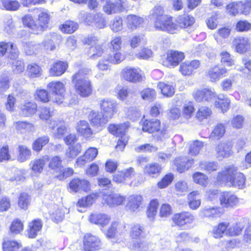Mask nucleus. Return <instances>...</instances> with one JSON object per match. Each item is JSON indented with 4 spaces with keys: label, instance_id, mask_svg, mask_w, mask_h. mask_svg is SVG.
Instances as JSON below:
<instances>
[{
    "label": "nucleus",
    "instance_id": "f257e3e1",
    "mask_svg": "<svg viewBox=\"0 0 251 251\" xmlns=\"http://www.w3.org/2000/svg\"><path fill=\"white\" fill-rule=\"evenodd\" d=\"M41 9L34 8L29 10L31 13L25 15L21 18V21L24 27L28 28L32 33L39 34L46 30L49 26L50 15L48 10L43 9L38 15L35 20L33 16L38 13Z\"/></svg>",
    "mask_w": 251,
    "mask_h": 251
},
{
    "label": "nucleus",
    "instance_id": "f03ea898",
    "mask_svg": "<svg viewBox=\"0 0 251 251\" xmlns=\"http://www.w3.org/2000/svg\"><path fill=\"white\" fill-rule=\"evenodd\" d=\"M149 18L153 21V25L157 30L174 34L176 28V23L171 15L166 13L163 6L155 5L151 9Z\"/></svg>",
    "mask_w": 251,
    "mask_h": 251
},
{
    "label": "nucleus",
    "instance_id": "7ed1b4c3",
    "mask_svg": "<svg viewBox=\"0 0 251 251\" xmlns=\"http://www.w3.org/2000/svg\"><path fill=\"white\" fill-rule=\"evenodd\" d=\"M143 132L153 135L155 139L162 141L167 133V127L159 119L143 116L140 122Z\"/></svg>",
    "mask_w": 251,
    "mask_h": 251
},
{
    "label": "nucleus",
    "instance_id": "20e7f679",
    "mask_svg": "<svg viewBox=\"0 0 251 251\" xmlns=\"http://www.w3.org/2000/svg\"><path fill=\"white\" fill-rule=\"evenodd\" d=\"M71 79L75 92L80 97L86 98L92 95L93 84L85 70H79L72 76Z\"/></svg>",
    "mask_w": 251,
    "mask_h": 251
},
{
    "label": "nucleus",
    "instance_id": "39448f33",
    "mask_svg": "<svg viewBox=\"0 0 251 251\" xmlns=\"http://www.w3.org/2000/svg\"><path fill=\"white\" fill-rule=\"evenodd\" d=\"M246 178L244 174H218L217 185H227L242 189L245 186Z\"/></svg>",
    "mask_w": 251,
    "mask_h": 251
},
{
    "label": "nucleus",
    "instance_id": "423d86ee",
    "mask_svg": "<svg viewBox=\"0 0 251 251\" xmlns=\"http://www.w3.org/2000/svg\"><path fill=\"white\" fill-rule=\"evenodd\" d=\"M185 58L184 52L174 49L169 50L161 56V64L166 67L174 68L179 65Z\"/></svg>",
    "mask_w": 251,
    "mask_h": 251
},
{
    "label": "nucleus",
    "instance_id": "0eeeda50",
    "mask_svg": "<svg viewBox=\"0 0 251 251\" xmlns=\"http://www.w3.org/2000/svg\"><path fill=\"white\" fill-rule=\"evenodd\" d=\"M121 77L125 81L131 83L141 82L145 78L144 73L140 68L129 66L122 70Z\"/></svg>",
    "mask_w": 251,
    "mask_h": 251
},
{
    "label": "nucleus",
    "instance_id": "6e6552de",
    "mask_svg": "<svg viewBox=\"0 0 251 251\" xmlns=\"http://www.w3.org/2000/svg\"><path fill=\"white\" fill-rule=\"evenodd\" d=\"M122 41L120 36L113 37L110 40L108 49L112 54H109V59L117 64L121 63L125 58V56L121 51L122 49Z\"/></svg>",
    "mask_w": 251,
    "mask_h": 251
},
{
    "label": "nucleus",
    "instance_id": "1a4fd4ad",
    "mask_svg": "<svg viewBox=\"0 0 251 251\" xmlns=\"http://www.w3.org/2000/svg\"><path fill=\"white\" fill-rule=\"evenodd\" d=\"M100 108L103 117L109 120L118 112V103L110 99L104 98L99 102Z\"/></svg>",
    "mask_w": 251,
    "mask_h": 251
},
{
    "label": "nucleus",
    "instance_id": "9d476101",
    "mask_svg": "<svg viewBox=\"0 0 251 251\" xmlns=\"http://www.w3.org/2000/svg\"><path fill=\"white\" fill-rule=\"evenodd\" d=\"M47 88L52 93L54 102L60 104L65 99L66 89L64 83L60 81H53L47 85Z\"/></svg>",
    "mask_w": 251,
    "mask_h": 251
},
{
    "label": "nucleus",
    "instance_id": "9b49d317",
    "mask_svg": "<svg viewBox=\"0 0 251 251\" xmlns=\"http://www.w3.org/2000/svg\"><path fill=\"white\" fill-rule=\"evenodd\" d=\"M227 74L228 70L225 67L220 64H216L207 71L205 76L210 82L216 83L226 77Z\"/></svg>",
    "mask_w": 251,
    "mask_h": 251
},
{
    "label": "nucleus",
    "instance_id": "f8f14e48",
    "mask_svg": "<svg viewBox=\"0 0 251 251\" xmlns=\"http://www.w3.org/2000/svg\"><path fill=\"white\" fill-rule=\"evenodd\" d=\"M192 96L197 102H209L216 98L217 94L211 88H202L195 89Z\"/></svg>",
    "mask_w": 251,
    "mask_h": 251
},
{
    "label": "nucleus",
    "instance_id": "ddd939ff",
    "mask_svg": "<svg viewBox=\"0 0 251 251\" xmlns=\"http://www.w3.org/2000/svg\"><path fill=\"white\" fill-rule=\"evenodd\" d=\"M87 118L91 126L94 130H97V132L101 131L108 121L95 110H90Z\"/></svg>",
    "mask_w": 251,
    "mask_h": 251
},
{
    "label": "nucleus",
    "instance_id": "4468645a",
    "mask_svg": "<svg viewBox=\"0 0 251 251\" xmlns=\"http://www.w3.org/2000/svg\"><path fill=\"white\" fill-rule=\"evenodd\" d=\"M83 242L85 251H95L101 247L100 238L91 233H87L84 235Z\"/></svg>",
    "mask_w": 251,
    "mask_h": 251
},
{
    "label": "nucleus",
    "instance_id": "2eb2a0df",
    "mask_svg": "<svg viewBox=\"0 0 251 251\" xmlns=\"http://www.w3.org/2000/svg\"><path fill=\"white\" fill-rule=\"evenodd\" d=\"M130 126L128 121L119 124H110L107 127V130L114 136L122 138L126 135Z\"/></svg>",
    "mask_w": 251,
    "mask_h": 251
},
{
    "label": "nucleus",
    "instance_id": "dca6fc26",
    "mask_svg": "<svg viewBox=\"0 0 251 251\" xmlns=\"http://www.w3.org/2000/svg\"><path fill=\"white\" fill-rule=\"evenodd\" d=\"M195 23L193 16L188 14H183L178 16L176 21V28L175 34L177 33L180 29H187L191 27Z\"/></svg>",
    "mask_w": 251,
    "mask_h": 251
},
{
    "label": "nucleus",
    "instance_id": "f3484780",
    "mask_svg": "<svg viewBox=\"0 0 251 251\" xmlns=\"http://www.w3.org/2000/svg\"><path fill=\"white\" fill-rule=\"evenodd\" d=\"M201 66V62L198 60L191 61H185L181 63L179 67V72L183 76H189L194 74V71Z\"/></svg>",
    "mask_w": 251,
    "mask_h": 251
},
{
    "label": "nucleus",
    "instance_id": "a211bd4d",
    "mask_svg": "<svg viewBox=\"0 0 251 251\" xmlns=\"http://www.w3.org/2000/svg\"><path fill=\"white\" fill-rule=\"evenodd\" d=\"M75 130L77 134L84 138L89 139L92 137L94 132L86 120H80L76 125Z\"/></svg>",
    "mask_w": 251,
    "mask_h": 251
},
{
    "label": "nucleus",
    "instance_id": "6ab92c4d",
    "mask_svg": "<svg viewBox=\"0 0 251 251\" xmlns=\"http://www.w3.org/2000/svg\"><path fill=\"white\" fill-rule=\"evenodd\" d=\"M68 68L66 61L57 60L51 65L49 73L52 76H60L64 74Z\"/></svg>",
    "mask_w": 251,
    "mask_h": 251
},
{
    "label": "nucleus",
    "instance_id": "aec40b11",
    "mask_svg": "<svg viewBox=\"0 0 251 251\" xmlns=\"http://www.w3.org/2000/svg\"><path fill=\"white\" fill-rule=\"evenodd\" d=\"M70 192L77 193L80 190L88 192L90 190L89 182L84 179L74 178L69 183Z\"/></svg>",
    "mask_w": 251,
    "mask_h": 251
},
{
    "label": "nucleus",
    "instance_id": "412c9836",
    "mask_svg": "<svg viewBox=\"0 0 251 251\" xmlns=\"http://www.w3.org/2000/svg\"><path fill=\"white\" fill-rule=\"evenodd\" d=\"M98 153V150L96 148H89L86 150L83 155L79 157L76 159V165L78 167H81V165L84 164L86 162L93 160L97 156Z\"/></svg>",
    "mask_w": 251,
    "mask_h": 251
},
{
    "label": "nucleus",
    "instance_id": "4be33fe9",
    "mask_svg": "<svg viewBox=\"0 0 251 251\" xmlns=\"http://www.w3.org/2000/svg\"><path fill=\"white\" fill-rule=\"evenodd\" d=\"M220 203L225 207H233L238 203V199L229 192H223L220 197Z\"/></svg>",
    "mask_w": 251,
    "mask_h": 251
},
{
    "label": "nucleus",
    "instance_id": "5701e85b",
    "mask_svg": "<svg viewBox=\"0 0 251 251\" xmlns=\"http://www.w3.org/2000/svg\"><path fill=\"white\" fill-rule=\"evenodd\" d=\"M172 219L176 225L181 226L192 223L194 220V217L188 212H183L175 214Z\"/></svg>",
    "mask_w": 251,
    "mask_h": 251
},
{
    "label": "nucleus",
    "instance_id": "b1692460",
    "mask_svg": "<svg viewBox=\"0 0 251 251\" xmlns=\"http://www.w3.org/2000/svg\"><path fill=\"white\" fill-rule=\"evenodd\" d=\"M235 50L240 53H243L250 48L251 42L250 40L244 37L238 36L235 37L233 41Z\"/></svg>",
    "mask_w": 251,
    "mask_h": 251
},
{
    "label": "nucleus",
    "instance_id": "393cba45",
    "mask_svg": "<svg viewBox=\"0 0 251 251\" xmlns=\"http://www.w3.org/2000/svg\"><path fill=\"white\" fill-rule=\"evenodd\" d=\"M126 26L132 30L142 27L144 24V19L138 15L129 14L126 16Z\"/></svg>",
    "mask_w": 251,
    "mask_h": 251
},
{
    "label": "nucleus",
    "instance_id": "a878e982",
    "mask_svg": "<svg viewBox=\"0 0 251 251\" xmlns=\"http://www.w3.org/2000/svg\"><path fill=\"white\" fill-rule=\"evenodd\" d=\"M79 24L75 21L68 20L59 25L58 29L65 34H72L79 28Z\"/></svg>",
    "mask_w": 251,
    "mask_h": 251
},
{
    "label": "nucleus",
    "instance_id": "bb28decb",
    "mask_svg": "<svg viewBox=\"0 0 251 251\" xmlns=\"http://www.w3.org/2000/svg\"><path fill=\"white\" fill-rule=\"evenodd\" d=\"M248 223L246 219H241L238 223L232 224L228 227L226 232V235L230 236H238L240 235L243 229Z\"/></svg>",
    "mask_w": 251,
    "mask_h": 251
},
{
    "label": "nucleus",
    "instance_id": "cd10ccee",
    "mask_svg": "<svg viewBox=\"0 0 251 251\" xmlns=\"http://www.w3.org/2000/svg\"><path fill=\"white\" fill-rule=\"evenodd\" d=\"M89 219L91 223L103 227L109 223L110 218L105 214L94 213L90 216Z\"/></svg>",
    "mask_w": 251,
    "mask_h": 251
},
{
    "label": "nucleus",
    "instance_id": "c85d7f7f",
    "mask_svg": "<svg viewBox=\"0 0 251 251\" xmlns=\"http://www.w3.org/2000/svg\"><path fill=\"white\" fill-rule=\"evenodd\" d=\"M43 223L41 220L36 219L29 223L27 230L28 237L30 238H35L39 232L41 230Z\"/></svg>",
    "mask_w": 251,
    "mask_h": 251
},
{
    "label": "nucleus",
    "instance_id": "c756f323",
    "mask_svg": "<svg viewBox=\"0 0 251 251\" xmlns=\"http://www.w3.org/2000/svg\"><path fill=\"white\" fill-rule=\"evenodd\" d=\"M157 87L163 97L170 98L175 94V86L168 83L159 81L157 83Z\"/></svg>",
    "mask_w": 251,
    "mask_h": 251
},
{
    "label": "nucleus",
    "instance_id": "7c9ffc66",
    "mask_svg": "<svg viewBox=\"0 0 251 251\" xmlns=\"http://www.w3.org/2000/svg\"><path fill=\"white\" fill-rule=\"evenodd\" d=\"M212 115L211 108L208 106H200L195 114V119L201 122L209 119Z\"/></svg>",
    "mask_w": 251,
    "mask_h": 251
},
{
    "label": "nucleus",
    "instance_id": "2f4dec72",
    "mask_svg": "<svg viewBox=\"0 0 251 251\" xmlns=\"http://www.w3.org/2000/svg\"><path fill=\"white\" fill-rule=\"evenodd\" d=\"M50 140V137L48 135H44L37 137L32 144L33 151L36 152H39L45 146L49 143Z\"/></svg>",
    "mask_w": 251,
    "mask_h": 251
},
{
    "label": "nucleus",
    "instance_id": "473e14b6",
    "mask_svg": "<svg viewBox=\"0 0 251 251\" xmlns=\"http://www.w3.org/2000/svg\"><path fill=\"white\" fill-rule=\"evenodd\" d=\"M104 200L110 207H115L122 204L125 200V197L119 194L114 193L106 196Z\"/></svg>",
    "mask_w": 251,
    "mask_h": 251
},
{
    "label": "nucleus",
    "instance_id": "72a5a7b5",
    "mask_svg": "<svg viewBox=\"0 0 251 251\" xmlns=\"http://www.w3.org/2000/svg\"><path fill=\"white\" fill-rule=\"evenodd\" d=\"M20 110L24 116H31L36 113L37 105L33 101L26 102L21 107Z\"/></svg>",
    "mask_w": 251,
    "mask_h": 251
},
{
    "label": "nucleus",
    "instance_id": "f704fd0d",
    "mask_svg": "<svg viewBox=\"0 0 251 251\" xmlns=\"http://www.w3.org/2000/svg\"><path fill=\"white\" fill-rule=\"evenodd\" d=\"M49 160L48 155H44L42 157L36 159L31 162V169L34 173H41L46 166L47 161Z\"/></svg>",
    "mask_w": 251,
    "mask_h": 251
},
{
    "label": "nucleus",
    "instance_id": "c9c22d12",
    "mask_svg": "<svg viewBox=\"0 0 251 251\" xmlns=\"http://www.w3.org/2000/svg\"><path fill=\"white\" fill-rule=\"evenodd\" d=\"M187 198L188 204L191 209L195 210L200 207L201 202L200 193L198 191H194L190 193Z\"/></svg>",
    "mask_w": 251,
    "mask_h": 251
},
{
    "label": "nucleus",
    "instance_id": "e433bc0d",
    "mask_svg": "<svg viewBox=\"0 0 251 251\" xmlns=\"http://www.w3.org/2000/svg\"><path fill=\"white\" fill-rule=\"evenodd\" d=\"M142 197L139 195H133L128 198V202L126 204V208L132 211H135L139 207Z\"/></svg>",
    "mask_w": 251,
    "mask_h": 251
},
{
    "label": "nucleus",
    "instance_id": "4c0bfd02",
    "mask_svg": "<svg viewBox=\"0 0 251 251\" xmlns=\"http://www.w3.org/2000/svg\"><path fill=\"white\" fill-rule=\"evenodd\" d=\"M26 73L29 78H37L42 75V69L38 64L31 63L27 65Z\"/></svg>",
    "mask_w": 251,
    "mask_h": 251
},
{
    "label": "nucleus",
    "instance_id": "58836bf2",
    "mask_svg": "<svg viewBox=\"0 0 251 251\" xmlns=\"http://www.w3.org/2000/svg\"><path fill=\"white\" fill-rule=\"evenodd\" d=\"M230 104V100L227 97L218 98L214 102L215 107L220 109L223 113L226 112L229 109Z\"/></svg>",
    "mask_w": 251,
    "mask_h": 251
},
{
    "label": "nucleus",
    "instance_id": "ea45409f",
    "mask_svg": "<svg viewBox=\"0 0 251 251\" xmlns=\"http://www.w3.org/2000/svg\"><path fill=\"white\" fill-rule=\"evenodd\" d=\"M194 159H188L187 161H183L180 158H178L175 160V164L177 168V170L180 173L187 171L189 168H191L193 163Z\"/></svg>",
    "mask_w": 251,
    "mask_h": 251
},
{
    "label": "nucleus",
    "instance_id": "a19ab883",
    "mask_svg": "<svg viewBox=\"0 0 251 251\" xmlns=\"http://www.w3.org/2000/svg\"><path fill=\"white\" fill-rule=\"evenodd\" d=\"M48 167L53 171H59L63 168L62 159L60 156L55 155L49 158Z\"/></svg>",
    "mask_w": 251,
    "mask_h": 251
},
{
    "label": "nucleus",
    "instance_id": "79ce46f5",
    "mask_svg": "<svg viewBox=\"0 0 251 251\" xmlns=\"http://www.w3.org/2000/svg\"><path fill=\"white\" fill-rule=\"evenodd\" d=\"M31 156V151L27 147L23 145L18 147V155L17 160L20 162H23L29 159Z\"/></svg>",
    "mask_w": 251,
    "mask_h": 251
},
{
    "label": "nucleus",
    "instance_id": "37998d69",
    "mask_svg": "<svg viewBox=\"0 0 251 251\" xmlns=\"http://www.w3.org/2000/svg\"><path fill=\"white\" fill-rule=\"evenodd\" d=\"M217 153L218 157H229L231 155V147L226 143H220L217 146Z\"/></svg>",
    "mask_w": 251,
    "mask_h": 251
},
{
    "label": "nucleus",
    "instance_id": "c03bdc74",
    "mask_svg": "<svg viewBox=\"0 0 251 251\" xmlns=\"http://www.w3.org/2000/svg\"><path fill=\"white\" fill-rule=\"evenodd\" d=\"M228 226L229 223L227 222L219 223L217 226L214 227L213 228V236L216 238L222 237L225 233H226Z\"/></svg>",
    "mask_w": 251,
    "mask_h": 251
},
{
    "label": "nucleus",
    "instance_id": "a18cd8bd",
    "mask_svg": "<svg viewBox=\"0 0 251 251\" xmlns=\"http://www.w3.org/2000/svg\"><path fill=\"white\" fill-rule=\"evenodd\" d=\"M140 96L143 100L152 101L156 99V92L153 88H145L140 92Z\"/></svg>",
    "mask_w": 251,
    "mask_h": 251
},
{
    "label": "nucleus",
    "instance_id": "49530a36",
    "mask_svg": "<svg viewBox=\"0 0 251 251\" xmlns=\"http://www.w3.org/2000/svg\"><path fill=\"white\" fill-rule=\"evenodd\" d=\"M195 110L194 102L192 101H189L185 103L182 109V114L183 117L189 119L192 117Z\"/></svg>",
    "mask_w": 251,
    "mask_h": 251
},
{
    "label": "nucleus",
    "instance_id": "de8ad7c7",
    "mask_svg": "<svg viewBox=\"0 0 251 251\" xmlns=\"http://www.w3.org/2000/svg\"><path fill=\"white\" fill-rule=\"evenodd\" d=\"M121 227L126 228V225H122L117 222H113L108 229L106 235L108 238H114Z\"/></svg>",
    "mask_w": 251,
    "mask_h": 251
},
{
    "label": "nucleus",
    "instance_id": "09e8293b",
    "mask_svg": "<svg viewBox=\"0 0 251 251\" xmlns=\"http://www.w3.org/2000/svg\"><path fill=\"white\" fill-rule=\"evenodd\" d=\"M226 127L224 124L219 123L214 128L211 132V137L215 139H220L225 134Z\"/></svg>",
    "mask_w": 251,
    "mask_h": 251
},
{
    "label": "nucleus",
    "instance_id": "8fccbe9b",
    "mask_svg": "<svg viewBox=\"0 0 251 251\" xmlns=\"http://www.w3.org/2000/svg\"><path fill=\"white\" fill-rule=\"evenodd\" d=\"M35 99L42 102L47 103L50 100V96L49 92L45 89H38L36 91L35 95Z\"/></svg>",
    "mask_w": 251,
    "mask_h": 251
},
{
    "label": "nucleus",
    "instance_id": "3c124183",
    "mask_svg": "<svg viewBox=\"0 0 251 251\" xmlns=\"http://www.w3.org/2000/svg\"><path fill=\"white\" fill-rule=\"evenodd\" d=\"M239 3V1H235L228 3L226 7L227 13L232 16H236L238 14H240Z\"/></svg>",
    "mask_w": 251,
    "mask_h": 251
},
{
    "label": "nucleus",
    "instance_id": "603ef678",
    "mask_svg": "<svg viewBox=\"0 0 251 251\" xmlns=\"http://www.w3.org/2000/svg\"><path fill=\"white\" fill-rule=\"evenodd\" d=\"M109 26L110 29L114 32H117L123 29V19L120 16H115L111 21Z\"/></svg>",
    "mask_w": 251,
    "mask_h": 251
},
{
    "label": "nucleus",
    "instance_id": "864d4df0",
    "mask_svg": "<svg viewBox=\"0 0 251 251\" xmlns=\"http://www.w3.org/2000/svg\"><path fill=\"white\" fill-rule=\"evenodd\" d=\"M30 200L29 195L26 193H22L19 197L18 204L20 208L26 210L30 204Z\"/></svg>",
    "mask_w": 251,
    "mask_h": 251
},
{
    "label": "nucleus",
    "instance_id": "5fc2aeb1",
    "mask_svg": "<svg viewBox=\"0 0 251 251\" xmlns=\"http://www.w3.org/2000/svg\"><path fill=\"white\" fill-rule=\"evenodd\" d=\"M81 151V145L80 143H76L69 146L68 151L66 152L67 157L74 158L76 157Z\"/></svg>",
    "mask_w": 251,
    "mask_h": 251
},
{
    "label": "nucleus",
    "instance_id": "6e6d98bb",
    "mask_svg": "<svg viewBox=\"0 0 251 251\" xmlns=\"http://www.w3.org/2000/svg\"><path fill=\"white\" fill-rule=\"evenodd\" d=\"M235 29L239 32H247L251 29V23L246 20H241L237 22Z\"/></svg>",
    "mask_w": 251,
    "mask_h": 251
},
{
    "label": "nucleus",
    "instance_id": "4d7b16f0",
    "mask_svg": "<svg viewBox=\"0 0 251 251\" xmlns=\"http://www.w3.org/2000/svg\"><path fill=\"white\" fill-rule=\"evenodd\" d=\"M133 174H114L113 179L114 181L117 183L128 184L133 177Z\"/></svg>",
    "mask_w": 251,
    "mask_h": 251
},
{
    "label": "nucleus",
    "instance_id": "13d9d810",
    "mask_svg": "<svg viewBox=\"0 0 251 251\" xmlns=\"http://www.w3.org/2000/svg\"><path fill=\"white\" fill-rule=\"evenodd\" d=\"M97 195L95 194H90L79 200L77 206L80 207H86L93 204Z\"/></svg>",
    "mask_w": 251,
    "mask_h": 251
},
{
    "label": "nucleus",
    "instance_id": "bf43d9fd",
    "mask_svg": "<svg viewBox=\"0 0 251 251\" xmlns=\"http://www.w3.org/2000/svg\"><path fill=\"white\" fill-rule=\"evenodd\" d=\"M53 115V111L48 106H41L39 108L38 116L42 121L49 120Z\"/></svg>",
    "mask_w": 251,
    "mask_h": 251
},
{
    "label": "nucleus",
    "instance_id": "052dcab7",
    "mask_svg": "<svg viewBox=\"0 0 251 251\" xmlns=\"http://www.w3.org/2000/svg\"><path fill=\"white\" fill-rule=\"evenodd\" d=\"M34 129V125L26 122H17V130L21 133L32 132Z\"/></svg>",
    "mask_w": 251,
    "mask_h": 251
},
{
    "label": "nucleus",
    "instance_id": "680f3d73",
    "mask_svg": "<svg viewBox=\"0 0 251 251\" xmlns=\"http://www.w3.org/2000/svg\"><path fill=\"white\" fill-rule=\"evenodd\" d=\"M93 22L98 29L103 28L106 26V22L102 14H95L93 18Z\"/></svg>",
    "mask_w": 251,
    "mask_h": 251
},
{
    "label": "nucleus",
    "instance_id": "e2e57ef3",
    "mask_svg": "<svg viewBox=\"0 0 251 251\" xmlns=\"http://www.w3.org/2000/svg\"><path fill=\"white\" fill-rule=\"evenodd\" d=\"M163 107L162 104L155 102L150 107L149 114L154 117H159L163 113Z\"/></svg>",
    "mask_w": 251,
    "mask_h": 251
},
{
    "label": "nucleus",
    "instance_id": "0e129e2a",
    "mask_svg": "<svg viewBox=\"0 0 251 251\" xmlns=\"http://www.w3.org/2000/svg\"><path fill=\"white\" fill-rule=\"evenodd\" d=\"M144 232V228L140 225L133 226L130 229L129 235L132 239H137L142 236Z\"/></svg>",
    "mask_w": 251,
    "mask_h": 251
},
{
    "label": "nucleus",
    "instance_id": "69168bd1",
    "mask_svg": "<svg viewBox=\"0 0 251 251\" xmlns=\"http://www.w3.org/2000/svg\"><path fill=\"white\" fill-rule=\"evenodd\" d=\"M220 62L228 67L234 65V61L229 53L226 51H223L220 53Z\"/></svg>",
    "mask_w": 251,
    "mask_h": 251
},
{
    "label": "nucleus",
    "instance_id": "338daca9",
    "mask_svg": "<svg viewBox=\"0 0 251 251\" xmlns=\"http://www.w3.org/2000/svg\"><path fill=\"white\" fill-rule=\"evenodd\" d=\"M152 245L146 241H137L133 245V251H149Z\"/></svg>",
    "mask_w": 251,
    "mask_h": 251
},
{
    "label": "nucleus",
    "instance_id": "774afa93",
    "mask_svg": "<svg viewBox=\"0 0 251 251\" xmlns=\"http://www.w3.org/2000/svg\"><path fill=\"white\" fill-rule=\"evenodd\" d=\"M239 2L240 14L249 15L251 11V0H239Z\"/></svg>",
    "mask_w": 251,
    "mask_h": 251
}]
</instances>
